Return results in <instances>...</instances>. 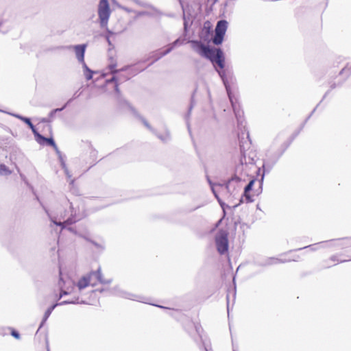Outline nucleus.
Listing matches in <instances>:
<instances>
[{
    "mask_svg": "<svg viewBox=\"0 0 351 351\" xmlns=\"http://www.w3.org/2000/svg\"><path fill=\"white\" fill-rule=\"evenodd\" d=\"M65 206L69 208V210H65L62 214L61 213L59 219L53 217L51 214L46 210L48 216L51 219V221L58 226L62 227V230L72 231L71 228H66V226L79 221L84 217L85 214L83 209L80 210L79 208H75L73 207L72 203L69 201H66Z\"/></svg>",
    "mask_w": 351,
    "mask_h": 351,
    "instance_id": "nucleus-1",
    "label": "nucleus"
},
{
    "mask_svg": "<svg viewBox=\"0 0 351 351\" xmlns=\"http://www.w3.org/2000/svg\"><path fill=\"white\" fill-rule=\"evenodd\" d=\"M190 43L192 49L198 54L209 59L221 69L224 67V58L221 49L210 48L198 41H191Z\"/></svg>",
    "mask_w": 351,
    "mask_h": 351,
    "instance_id": "nucleus-2",
    "label": "nucleus"
},
{
    "mask_svg": "<svg viewBox=\"0 0 351 351\" xmlns=\"http://www.w3.org/2000/svg\"><path fill=\"white\" fill-rule=\"evenodd\" d=\"M96 280L104 285H109L112 282V280L110 278H104L101 269L99 268L97 270L92 271L82 277L77 282V287L79 290H82L87 287L88 285H95L96 284Z\"/></svg>",
    "mask_w": 351,
    "mask_h": 351,
    "instance_id": "nucleus-3",
    "label": "nucleus"
},
{
    "mask_svg": "<svg viewBox=\"0 0 351 351\" xmlns=\"http://www.w3.org/2000/svg\"><path fill=\"white\" fill-rule=\"evenodd\" d=\"M60 279L59 281V286L61 289V295L59 301L57 304L53 305L51 307H56L57 306L63 305L68 303H73L68 300H62L63 295H66L71 293L75 287V281L68 274H63L62 271L60 272Z\"/></svg>",
    "mask_w": 351,
    "mask_h": 351,
    "instance_id": "nucleus-4",
    "label": "nucleus"
},
{
    "mask_svg": "<svg viewBox=\"0 0 351 351\" xmlns=\"http://www.w3.org/2000/svg\"><path fill=\"white\" fill-rule=\"evenodd\" d=\"M217 72L220 76V77L221 78L222 81H223V83L226 87V91H227V93H228V97H229V99L231 102V104H232V108H233V110L234 112V114H235V116H236V118L237 119V121L239 122H242V117H243V112L241 110H240L239 109V106L237 105L236 104V99L234 97V96L232 95V91H231V88H230V84H228V80L225 76V71H222V70H217Z\"/></svg>",
    "mask_w": 351,
    "mask_h": 351,
    "instance_id": "nucleus-5",
    "label": "nucleus"
},
{
    "mask_svg": "<svg viewBox=\"0 0 351 351\" xmlns=\"http://www.w3.org/2000/svg\"><path fill=\"white\" fill-rule=\"evenodd\" d=\"M98 15L102 27L107 26L110 15V9L107 0H100L98 5Z\"/></svg>",
    "mask_w": 351,
    "mask_h": 351,
    "instance_id": "nucleus-6",
    "label": "nucleus"
},
{
    "mask_svg": "<svg viewBox=\"0 0 351 351\" xmlns=\"http://www.w3.org/2000/svg\"><path fill=\"white\" fill-rule=\"evenodd\" d=\"M228 27V23L226 21H219L215 27V34L213 38V42L215 45H220L222 43L223 36L226 34Z\"/></svg>",
    "mask_w": 351,
    "mask_h": 351,
    "instance_id": "nucleus-7",
    "label": "nucleus"
},
{
    "mask_svg": "<svg viewBox=\"0 0 351 351\" xmlns=\"http://www.w3.org/2000/svg\"><path fill=\"white\" fill-rule=\"evenodd\" d=\"M215 243L218 252L224 254L228 249V234L226 231H220L216 235Z\"/></svg>",
    "mask_w": 351,
    "mask_h": 351,
    "instance_id": "nucleus-8",
    "label": "nucleus"
},
{
    "mask_svg": "<svg viewBox=\"0 0 351 351\" xmlns=\"http://www.w3.org/2000/svg\"><path fill=\"white\" fill-rule=\"evenodd\" d=\"M349 242L348 239H337V240H332L328 242H322L317 244H315L313 245L308 246V247L315 250H317L319 247H327V246H346L348 245ZM305 248H307L306 247Z\"/></svg>",
    "mask_w": 351,
    "mask_h": 351,
    "instance_id": "nucleus-9",
    "label": "nucleus"
},
{
    "mask_svg": "<svg viewBox=\"0 0 351 351\" xmlns=\"http://www.w3.org/2000/svg\"><path fill=\"white\" fill-rule=\"evenodd\" d=\"M112 2L114 5H115L117 8L122 9L123 10L127 12H134L136 14V16H141L143 15H156L157 13V11L154 10V8H151L149 11H142V12H137L133 8H130L125 6H123L121 4H119L117 1L112 0Z\"/></svg>",
    "mask_w": 351,
    "mask_h": 351,
    "instance_id": "nucleus-10",
    "label": "nucleus"
},
{
    "mask_svg": "<svg viewBox=\"0 0 351 351\" xmlns=\"http://www.w3.org/2000/svg\"><path fill=\"white\" fill-rule=\"evenodd\" d=\"M108 291L112 294H115L123 298H125L132 300H137V296L132 293H130L123 291L119 286H115L110 289Z\"/></svg>",
    "mask_w": 351,
    "mask_h": 351,
    "instance_id": "nucleus-11",
    "label": "nucleus"
},
{
    "mask_svg": "<svg viewBox=\"0 0 351 351\" xmlns=\"http://www.w3.org/2000/svg\"><path fill=\"white\" fill-rule=\"evenodd\" d=\"M72 48L73 49V50L75 51V56H76L77 59L78 60V61L80 62H81L82 64H84V63H85L84 53H85V51H86V45L83 44V45H75V46L72 47Z\"/></svg>",
    "mask_w": 351,
    "mask_h": 351,
    "instance_id": "nucleus-12",
    "label": "nucleus"
},
{
    "mask_svg": "<svg viewBox=\"0 0 351 351\" xmlns=\"http://www.w3.org/2000/svg\"><path fill=\"white\" fill-rule=\"evenodd\" d=\"M226 189L230 191L232 189H233L232 193H234V195H236V191H237L240 189L239 186V179L237 177L233 178L231 180L228 181L227 183V185L226 186Z\"/></svg>",
    "mask_w": 351,
    "mask_h": 351,
    "instance_id": "nucleus-13",
    "label": "nucleus"
},
{
    "mask_svg": "<svg viewBox=\"0 0 351 351\" xmlns=\"http://www.w3.org/2000/svg\"><path fill=\"white\" fill-rule=\"evenodd\" d=\"M181 44L182 43H180L179 39L176 40L175 42H173L171 44V46L170 47H169L167 50H165L163 52H160L158 53V56L156 58L155 60H158L161 57H162V56L167 55V53H169L174 48V47L176 46L177 45H181Z\"/></svg>",
    "mask_w": 351,
    "mask_h": 351,
    "instance_id": "nucleus-14",
    "label": "nucleus"
},
{
    "mask_svg": "<svg viewBox=\"0 0 351 351\" xmlns=\"http://www.w3.org/2000/svg\"><path fill=\"white\" fill-rule=\"evenodd\" d=\"M82 66H83V69H84V75L85 77L88 80H90L93 77V71H92L90 69H88V67L87 66L86 63H84V64H82Z\"/></svg>",
    "mask_w": 351,
    "mask_h": 351,
    "instance_id": "nucleus-15",
    "label": "nucleus"
},
{
    "mask_svg": "<svg viewBox=\"0 0 351 351\" xmlns=\"http://www.w3.org/2000/svg\"><path fill=\"white\" fill-rule=\"evenodd\" d=\"M11 173L12 171L5 165L0 164V175L7 176Z\"/></svg>",
    "mask_w": 351,
    "mask_h": 351,
    "instance_id": "nucleus-16",
    "label": "nucleus"
},
{
    "mask_svg": "<svg viewBox=\"0 0 351 351\" xmlns=\"http://www.w3.org/2000/svg\"><path fill=\"white\" fill-rule=\"evenodd\" d=\"M211 188H212V191H213V193H214V195H215V197L217 199V200H218V202H219V204H220L221 207L222 208V209H223V212H224V211H225V208H226V207H228V206H227V205H226V204H225V203H223V202L221 200V199L219 197L218 195H217V193H216V191H215V187H214L213 186H211Z\"/></svg>",
    "mask_w": 351,
    "mask_h": 351,
    "instance_id": "nucleus-17",
    "label": "nucleus"
},
{
    "mask_svg": "<svg viewBox=\"0 0 351 351\" xmlns=\"http://www.w3.org/2000/svg\"><path fill=\"white\" fill-rule=\"evenodd\" d=\"M11 115H12L13 117H15L19 119H21V121H24L25 123H27V125H28V126H29L31 124H32V122L30 121V119L29 118H27V117H22L19 114H11Z\"/></svg>",
    "mask_w": 351,
    "mask_h": 351,
    "instance_id": "nucleus-18",
    "label": "nucleus"
},
{
    "mask_svg": "<svg viewBox=\"0 0 351 351\" xmlns=\"http://www.w3.org/2000/svg\"><path fill=\"white\" fill-rule=\"evenodd\" d=\"M39 141H40L42 143H43V141H45L48 145H51L54 147H56V145L52 138H45V137H43V136H41V137H40V138H39Z\"/></svg>",
    "mask_w": 351,
    "mask_h": 351,
    "instance_id": "nucleus-19",
    "label": "nucleus"
},
{
    "mask_svg": "<svg viewBox=\"0 0 351 351\" xmlns=\"http://www.w3.org/2000/svg\"><path fill=\"white\" fill-rule=\"evenodd\" d=\"M254 182V180H251L244 188V194L247 198H248L247 193L252 190Z\"/></svg>",
    "mask_w": 351,
    "mask_h": 351,
    "instance_id": "nucleus-20",
    "label": "nucleus"
},
{
    "mask_svg": "<svg viewBox=\"0 0 351 351\" xmlns=\"http://www.w3.org/2000/svg\"><path fill=\"white\" fill-rule=\"evenodd\" d=\"M29 127L31 128V130H32V132L34 133V134L35 135V136L37 137V141L40 144H41L42 142L40 141H39V138H40V137H41V135L38 133V132L36 131L35 127L34 126V125L32 123Z\"/></svg>",
    "mask_w": 351,
    "mask_h": 351,
    "instance_id": "nucleus-21",
    "label": "nucleus"
},
{
    "mask_svg": "<svg viewBox=\"0 0 351 351\" xmlns=\"http://www.w3.org/2000/svg\"><path fill=\"white\" fill-rule=\"evenodd\" d=\"M29 127L31 128V130H32V132L34 133V134L35 135V136L37 137V141L40 144H41L42 142L40 141H39V138H40V137H41V135L38 133V132L36 131L35 127L34 126V125L32 123Z\"/></svg>",
    "mask_w": 351,
    "mask_h": 351,
    "instance_id": "nucleus-22",
    "label": "nucleus"
},
{
    "mask_svg": "<svg viewBox=\"0 0 351 351\" xmlns=\"http://www.w3.org/2000/svg\"><path fill=\"white\" fill-rule=\"evenodd\" d=\"M60 163H61V166H62V168L64 169V173L65 174L69 177V178H71V175L69 174V171L67 169V167L66 166V164L63 160V158L62 157H60Z\"/></svg>",
    "mask_w": 351,
    "mask_h": 351,
    "instance_id": "nucleus-23",
    "label": "nucleus"
},
{
    "mask_svg": "<svg viewBox=\"0 0 351 351\" xmlns=\"http://www.w3.org/2000/svg\"><path fill=\"white\" fill-rule=\"evenodd\" d=\"M282 262H284V261L278 258H269L267 260V263L270 264V265L277 264V263H282Z\"/></svg>",
    "mask_w": 351,
    "mask_h": 351,
    "instance_id": "nucleus-24",
    "label": "nucleus"
},
{
    "mask_svg": "<svg viewBox=\"0 0 351 351\" xmlns=\"http://www.w3.org/2000/svg\"><path fill=\"white\" fill-rule=\"evenodd\" d=\"M51 309H48L45 313V315H44V317H43V320L40 326V328L43 326V324H44V322L47 319V318L49 317V316L51 315Z\"/></svg>",
    "mask_w": 351,
    "mask_h": 351,
    "instance_id": "nucleus-25",
    "label": "nucleus"
},
{
    "mask_svg": "<svg viewBox=\"0 0 351 351\" xmlns=\"http://www.w3.org/2000/svg\"><path fill=\"white\" fill-rule=\"evenodd\" d=\"M76 234H79L80 237H84L86 240H88V241L90 240L89 234L86 232H76Z\"/></svg>",
    "mask_w": 351,
    "mask_h": 351,
    "instance_id": "nucleus-26",
    "label": "nucleus"
},
{
    "mask_svg": "<svg viewBox=\"0 0 351 351\" xmlns=\"http://www.w3.org/2000/svg\"><path fill=\"white\" fill-rule=\"evenodd\" d=\"M63 108H64V107H63V108H56V109H55V110H52V111L49 113V117H50L51 119H52V118L54 117L55 114H56L57 112H59V111L62 110H63Z\"/></svg>",
    "mask_w": 351,
    "mask_h": 351,
    "instance_id": "nucleus-27",
    "label": "nucleus"
},
{
    "mask_svg": "<svg viewBox=\"0 0 351 351\" xmlns=\"http://www.w3.org/2000/svg\"><path fill=\"white\" fill-rule=\"evenodd\" d=\"M11 335L17 339H20L19 333L14 330H12Z\"/></svg>",
    "mask_w": 351,
    "mask_h": 351,
    "instance_id": "nucleus-28",
    "label": "nucleus"
},
{
    "mask_svg": "<svg viewBox=\"0 0 351 351\" xmlns=\"http://www.w3.org/2000/svg\"><path fill=\"white\" fill-rule=\"evenodd\" d=\"M117 81V79L116 77L113 75L110 79L106 80L107 82V84H111V83H113L114 82Z\"/></svg>",
    "mask_w": 351,
    "mask_h": 351,
    "instance_id": "nucleus-29",
    "label": "nucleus"
},
{
    "mask_svg": "<svg viewBox=\"0 0 351 351\" xmlns=\"http://www.w3.org/2000/svg\"><path fill=\"white\" fill-rule=\"evenodd\" d=\"M183 12H184V29H186L187 27L188 21H187V19L185 16V10H184Z\"/></svg>",
    "mask_w": 351,
    "mask_h": 351,
    "instance_id": "nucleus-30",
    "label": "nucleus"
},
{
    "mask_svg": "<svg viewBox=\"0 0 351 351\" xmlns=\"http://www.w3.org/2000/svg\"><path fill=\"white\" fill-rule=\"evenodd\" d=\"M350 71L351 72V65H347L343 70L342 72Z\"/></svg>",
    "mask_w": 351,
    "mask_h": 351,
    "instance_id": "nucleus-31",
    "label": "nucleus"
},
{
    "mask_svg": "<svg viewBox=\"0 0 351 351\" xmlns=\"http://www.w3.org/2000/svg\"><path fill=\"white\" fill-rule=\"evenodd\" d=\"M143 122L144 125H145V126H146L149 130H152V128H151L150 125H149V123H148L146 121L143 120Z\"/></svg>",
    "mask_w": 351,
    "mask_h": 351,
    "instance_id": "nucleus-32",
    "label": "nucleus"
},
{
    "mask_svg": "<svg viewBox=\"0 0 351 351\" xmlns=\"http://www.w3.org/2000/svg\"><path fill=\"white\" fill-rule=\"evenodd\" d=\"M148 304H150V305L155 306L156 307H158V308L163 307L161 305H156V304H152V303H148Z\"/></svg>",
    "mask_w": 351,
    "mask_h": 351,
    "instance_id": "nucleus-33",
    "label": "nucleus"
},
{
    "mask_svg": "<svg viewBox=\"0 0 351 351\" xmlns=\"http://www.w3.org/2000/svg\"><path fill=\"white\" fill-rule=\"evenodd\" d=\"M114 88H115L116 91H118L117 84V83H115V84H114Z\"/></svg>",
    "mask_w": 351,
    "mask_h": 351,
    "instance_id": "nucleus-34",
    "label": "nucleus"
},
{
    "mask_svg": "<svg viewBox=\"0 0 351 351\" xmlns=\"http://www.w3.org/2000/svg\"><path fill=\"white\" fill-rule=\"evenodd\" d=\"M113 69H114V66H110V71H111L112 72H114Z\"/></svg>",
    "mask_w": 351,
    "mask_h": 351,
    "instance_id": "nucleus-35",
    "label": "nucleus"
},
{
    "mask_svg": "<svg viewBox=\"0 0 351 351\" xmlns=\"http://www.w3.org/2000/svg\"><path fill=\"white\" fill-rule=\"evenodd\" d=\"M42 121H43V122H47V121H48V120H47V119H42Z\"/></svg>",
    "mask_w": 351,
    "mask_h": 351,
    "instance_id": "nucleus-36",
    "label": "nucleus"
},
{
    "mask_svg": "<svg viewBox=\"0 0 351 351\" xmlns=\"http://www.w3.org/2000/svg\"><path fill=\"white\" fill-rule=\"evenodd\" d=\"M104 290H106V289L103 288V289H100V292H102V291H104Z\"/></svg>",
    "mask_w": 351,
    "mask_h": 351,
    "instance_id": "nucleus-37",
    "label": "nucleus"
},
{
    "mask_svg": "<svg viewBox=\"0 0 351 351\" xmlns=\"http://www.w3.org/2000/svg\"><path fill=\"white\" fill-rule=\"evenodd\" d=\"M345 261L344 260H341V261H337V262H343Z\"/></svg>",
    "mask_w": 351,
    "mask_h": 351,
    "instance_id": "nucleus-38",
    "label": "nucleus"
},
{
    "mask_svg": "<svg viewBox=\"0 0 351 351\" xmlns=\"http://www.w3.org/2000/svg\"><path fill=\"white\" fill-rule=\"evenodd\" d=\"M230 312L229 310H228V315L229 316Z\"/></svg>",
    "mask_w": 351,
    "mask_h": 351,
    "instance_id": "nucleus-39",
    "label": "nucleus"
},
{
    "mask_svg": "<svg viewBox=\"0 0 351 351\" xmlns=\"http://www.w3.org/2000/svg\"><path fill=\"white\" fill-rule=\"evenodd\" d=\"M234 351H235V350H234Z\"/></svg>",
    "mask_w": 351,
    "mask_h": 351,
    "instance_id": "nucleus-40",
    "label": "nucleus"
}]
</instances>
